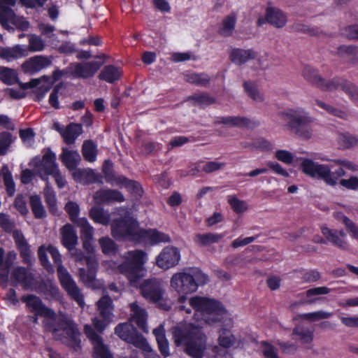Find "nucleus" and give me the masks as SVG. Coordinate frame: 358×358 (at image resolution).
I'll return each instance as SVG.
<instances>
[{"mask_svg": "<svg viewBox=\"0 0 358 358\" xmlns=\"http://www.w3.org/2000/svg\"><path fill=\"white\" fill-rule=\"evenodd\" d=\"M243 87L247 94L256 102L264 101V95L259 92L257 85L250 82H245Z\"/></svg>", "mask_w": 358, "mask_h": 358, "instance_id": "nucleus-43", "label": "nucleus"}, {"mask_svg": "<svg viewBox=\"0 0 358 358\" xmlns=\"http://www.w3.org/2000/svg\"><path fill=\"white\" fill-rule=\"evenodd\" d=\"M345 80L338 78H335L331 80L322 79V82L319 87V89L324 91H334L338 88L342 89V85Z\"/></svg>", "mask_w": 358, "mask_h": 358, "instance_id": "nucleus-48", "label": "nucleus"}, {"mask_svg": "<svg viewBox=\"0 0 358 358\" xmlns=\"http://www.w3.org/2000/svg\"><path fill=\"white\" fill-rule=\"evenodd\" d=\"M222 238L223 235L217 233L197 234L194 238V242L199 245L206 246L218 242Z\"/></svg>", "mask_w": 358, "mask_h": 358, "instance_id": "nucleus-36", "label": "nucleus"}, {"mask_svg": "<svg viewBox=\"0 0 358 358\" xmlns=\"http://www.w3.org/2000/svg\"><path fill=\"white\" fill-rule=\"evenodd\" d=\"M331 313L326 312L324 310H319L316 312L304 313L301 315L302 320H308L311 322L320 321L324 319H328L332 316Z\"/></svg>", "mask_w": 358, "mask_h": 358, "instance_id": "nucleus-49", "label": "nucleus"}, {"mask_svg": "<svg viewBox=\"0 0 358 358\" xmlns=\"http://www.w3.org/2000/svg\"><path fill=\"white\" fill-rule=\"evenodd\" d=\"M236 22V16L234 13L226 16L222 24L219 32L222 36H229L232 34Z\"/></svg>", "mask_w": 358, "mask_h": 358, "instance_id": "nucleus-37", "label": "nucleus"}, {"mask_svg": "<svg viewBox=\"0 0 358 358\" xmlns=\"http://www.w3.org/2000/svg\"><path fill=\"white\" fill-rule=\"evenodd\" d=\"M281 115L296 136L303 140H308L312 137L313 129L310 124L313 122V118L304 108H289L282 112Z\"/></svg>", "mask_w": 358, "mask_h": 358, "instance_id": "nucleus-8", "label": "nucleus"}, {"mask_svg": "<svg viewBox=\"0 0 358 358\" xmlns=\"http://www.w3.org/2000/svg\"><path fill=\"white\" fill-rule=\"evenodd\" d=\"M303 173L311 178L319 177L328 179L330 177L331 169L325 164H320L310 159H303L301 164Z\"/></svg>", "mask_w": 358, "mask_h": 358, "instance_id": "nucleus-19", "label": "nucleus"}, {"mask_svg": "<svg viewBox=\"0 0 358 358\" xmlns=\"http://www.w3.org/2000/svg\"><path fill=\"white\" fill-rule=\"evenodd\" d=\"M16 0H0V23L7 28L8 22H14L15 14L12 6H15Z\"/></svg>", "mask_w": 358, "mask_h": 358, "instance_id": "nucleus-26", "label": "nucleus"}, {"mask_svg": "<svg viewBox=\"0 0 358 358\" xmlns=\"http://www.w3.org/2000/svg\"><path fill=\"white\" fill-rule=\"evenodd\" d=\"M28 46L27 48V52H42L45 48V43L44 40L39 36L36 34H29Z\"/></svg>", "mask_w": 358, "mask_h": 358, "instance_id": "nucleus-38", "label": "nucleus"}, {"mask_svg": "<svg viewBox=\"0 0 358 358\" xmlns=\"http://www.w3.org/2000/svg\"><path fill=\"white\" fill-rule=\"evenodd\" d=\"M16 258V254L9 252L4 260L3 250L0 248V284L4 287L7 286L9 275V268Z\"/></svg>", "mask_w": 358, "mask_h": 358, "instance_id": "nucleus-22", "label": "nucleus"}, {"mask_svg": "<svg viewBox=\"0 0 358 358\" xmlns=\"http://www.w3.org/2000/svg\"><path fill=\"white\" fill-rule=\"evenodd\" d=\"M85 333L93 345V358H113L107 346L103 343L102 338L96 334L91 326L88 324L85 326Z\"/></svg>", "mask_w": 358, "mask_h": 358, "instance_id": "nucleus-18", "label": "nucleus"}, {"mask_svg": "<svg viewBox=\"0 0 358 358\" xmlns=\"http://www.w3.org/2000/svg\"><path fill=\"white\" fill-rule=\"evenodd\" d=\"M194 310L193 319L197 324L190 322L176 327L173 331L174 342L185 348L186 352L194 358H201L206 349V338L201 331L203 324H213L226 321L229 314L223 305L213 299L195 296L188 300Z\"/></svg>", "mask_w": 358, "mask_h": 358, "instance_id": "nucleus-1", "label": "nucleus"}, {"mask_svg": "<svg viewBox=\"0 0 358 358\" xmlns=\"http://www.w3.org/2000/svg\"><path fill=\"white\" fill-rule=\"evenodd\" d=\"M292 29L294 31L303 32L314 36H321L323 33L318 28L316 27H308V26L296 23L292 25Z\"/></svg>", "mask_w": 358, "mask_h": 358, "instance_id": "nucleus-53", "label": "nucleus"}, {"mask_svg": "<svg viewBox=\"0 0 358 358\" xmlns=\"http://www.w3.org/2000/svg\"><path fill=\"white\" fill-rule=\"evenodd\" d=\"M96 304L100 318L94 317L92 323L99 331L102 332L113 320V306L112 301L107 296H103Z\"/></svg>", "mask_w": 358, "mask_h": 358, "instance_id": "nucleus-12", "label": "nucleus"}, {"mask_svg": "<svg viewBox=\"0 0 358 358\" xmlns=\"http://www.w3.org/2000/svg\"><path fill=\"white\" fill-rule=\"evenodd\" d=\"M27 56H28V52L24 45L0 47V58L8 62Z\"/></svg>", "mask_w": 358, "mask_h": 358, "instance_id": "nucleus-24", "label": "nucleus"}, {"mask_svg": "<svg viewBox=\"0 0 358 358\" xmlns=\"http://www.w3.org/2000/svg\"><path fill=\"white\" fill-rule=\"evenodd\" d=\"M274 155L278 161L287 165L292 164L294 162V156L288 150H278Z\"/></svg>", "mask_w": 358, "mask_h": 358, "instance_id": "nucleus-58", "label": "nucleus"}, {"mask_svg": "<svg viewBox=\"0 0 358 358\" xmlns=\"http://www.w3.org/2000/svg\"><path fill=\"white\" fill-rule=\"evenodd\" d=\"M337 141L341 148L348 149L358 145V138L349 134H340Z\"/></svg>", "mask_w": 358, "mask_h": 358, "instance_id": "nucleus-44", "label": "nucleus"}, {"mask_svg": "<svg viewBox=\"0 0 358 358\" xmlns=\"http://www.w3.org/2000/svg\"><path fill=\"white\" fill-rule=\"evenodd\" d=\"M90 218L96 223L107 225L110 220V213L99 207H93L90 211Z\"/></svg>", "mask_w": 358, "mask_h": 358, "instance_id": "nucleus-34", "label": "nucleus"}, {"mask_svg": "<svg viewBox=\"0 0 358 358\" xmlns=\"http://www.w3.org/2000/svg\"><path fill=\"white\" fill-rule=\"evenodd\" d=\"M46 251H48L50 254L55 263L58 264L57 273L62 287L80 307H83L85 304L83 296L69 272L62 265L61 255L56 248L52 245H49L48 248L45 245H41L39 248L38 253L42 264L47 268L51 267L46 255Z\"/></svg>", "mask_w": 358, "mask_h": 358, "instance_id": "nucleus-6", "label": "nucleus"}, {"mask_svg": "<svg viewBox=\"0 0 358 358\" xmlns=\"http://www.w3.org/2000/svg\"><path fill=\"white\" fill-rule=\"evenodd\" d=\"M341 90L348 95L353 102L358 104V87L348 80H345Z\"/></svg>", "mask_w": 358, "mask_h": 358, "instance_id": "nucleus-51", "label": "nucleus"}, {"mask_svg": "<svg viewBox=\"0 0 358 358\" xmlns=\"http://www.w3.org/2000/svg\"><path fill=\"white\" fill-rule=\"evenodd\" d=\"M293 334L303 344H309L313 341V331L306 327H297L294 329Z\"/></svg>", "mask_w": 358, "mask_h": 358, "instance_id": "nucleus-42", "label": "nucleus"}, {"mask_svg": "<svg viewBox=\"0 0 358 358\" xmlns=\"http://www.w3.org/2000/svg\"><path fill=\"white\" fill-rule=\"evenodd\" d=\"M189 273H191V275L194 278V281L196 285V290L199 285H204L208 281V276L200 270L194 269L189 272Z\"/></svg>", "mask_w": 358, "mask_h": 358, "instance_id": "nucleus-61", "label": "nucleus"}, {"mask_svg": "<svg viewBox=\"0 0 358 358\" xmlns=\"http://www.w3.org/2000/svg\"><path fill=\"white\" fill-rule=\"evenodd\" d=\"M228 202L232 209L237 213H242L248 210L246 202L239 200L236 196H229L228 197Z\"/></svg>", "mask_w": 358, "mask_h": 358, "instance_id": "nucleus-56", "label": "nucleus"}, {"mask_svg": "<svg viewBox=\"0 0 358 358\" xmlns=\"http://www.w3.org/2000/svg\"><path fill=\"white\" fill-rule=\"evenodd\" d=\"M343 224L345 225L350 236L358 241V225L348 217H343Z\"/></svg>", "mask_w": 358, "mask_h": 358, "instance_id": "nucleus-63", "label": "nucleus"}, {"mask_svg": "<svg viewBox=\"0 0 358 358\" xmlns=\"http://www.w3.org/2000/svg\"><path fill=\"white\" fill-rule=\"evenodd\" d=\"M65 210L69 215L71 221L78 225V220L80 219L78 217L79 214L78 205L73 201H69L66 204Z\"/></svg>", "mask_w": 358, "mask_h": 358, "instance_id": "nucleus-59", "label": "nucleus"}, {"mask_svg": "<svg viewBox=\"0 0 358 358\" xmlns=\"http://www.w3.org/2000/svg\"><path fill=\"white\" fill-rule=\"evenodd\" d=\"M78 227L80 228L84 248L87 252L92 254L94 251V247L91 243V241L93 238L94 228L85 217H81L78 220Z\"/></svg>", "mask_w": 358, "mask_h": 358, "instance_id": "nucleus-21", "label": "nucleus"}, {"mask_svg": "<svg viewBox=\"0 0 358 358\" xmlns=\"http://www.w3.org/2000/svg\"><path fill=\"white\" fill-rule=\"evenodd\" d=\"M170 286L178 294L181 295L178 300L179 310L184 311L187 315H190L192 313V309L186 306L185 301L187 297L185 295L192 294L196 291V285L191 273L187 272L174 273L171 278Z\"/></svg>", "mask_w": 358, "mask_h": 358, "instance_id": "nucleus-9", "label": "nucleus"}, {"mask_svg": "<svg viewBox=\"0 0 358 358\" xmlns=\"http://www.w3.org/2000/svg\"><path fill=\"white\" fill-rule=\"evenodd\" d=\"M140 287L143 296L148 301L157 303L163 309L169 310L170 306L162 303L165 294L164 287L161 281L153 279L146 280L137 287Z\"/></svg>", "mask_w": 358, "mask_h": 358, "instance_id": "nucleus-11", "label": "nucleus"}, {"mask_svg": "<svg viewBox=\"0 0 358 358\" xmlns=\"http://www.w3.org/2000/svg\"><path fill=\"white\" fill-rule=\"evenodd\" d=\"M30 206L33 213L37 218H43L46 216V211L41 199L38 195H31L29 199Z\"/></svg>", "mask_w": 358, "mask_h": 358, "instance_id": "nucleus-40", "label": "nucleus"}, {"mask_svg": "<svg viewBox=\"0 0 358 358\" xmlns=\"http://www.w3.org/2000/svg\"><path fill=\"white\" fill-rule=\"evenodd\" d=\"M221 124L229 127H236L245 128H255L259 124L257 120L241 116H225L216 117L214 120V124L218 125Z\"/></svg>", "mask_w": 358, "mask_h": 358, "instance_id": "nucleus-20", "label": "nucleus"}, {"mask_svg": "<svg viewBox=\"0 0 358 358\" xmlns=\"http://www.w3.org/2000/svg\"><path fill=\"white\" fill-rule=\"evenodd\" d=\"M98 149L96 145L91 140H86L82 145V154L84 159L89 162L96 160Z\"/></svg>", "mask_w": 358, "mask_h": 358, "instance_id": "nucleus-33", "label": "nucleus"}, {"mask_svg": "<svg viewBox=\"0 0 358 358\" xmlns=\"http://www.w3.org/2000/svg\"><path fill=\"white\" fill-rule=\"evenodd\" d=\"M13 238L17 247L21 250L22 255L26 257L29 256V248L27 244L26 241L22 235V234L20 231H14L13 232Z\"/></svg>", "mask_w": 358, "mask_h": 358, "instance_id": "nucleus-55", "label": "nucleus"}, {"mask_svg": "<svg viewBox=\"0 0 358 358\" xmlns=\"http://www.w3.org/2000/svg\"><path fill=\"white\" fill-rule=\"evenodd\" d=\"M333 162L335 164L340 166V167L338 169L335 170V171L334 172V176L338 178L343 177L345 176V171L344 170V168L348 170L352 171H355L357 169L356 166L353 164L352 162L348 160L334 159Z\"/></svg>", "mask_w": 358, "mask_h": 358, "instance_id": "nucleus-46", "label": "nucleus"}, {"mask_svg": "<svg viewBox=\"0 0 358 358\" xmlns=\"http://www.w3.org/2000/svg\"><path fill=\"white\" fill-rule=\"evenodd\" d=\"M62 163L69 171H73V176L77 179H93L95 173L90 169H77L81 161V157L76 150H70L68 148H62L59 155Z\"/></svg>", "mask_w": 358, "mask_h": 358, "instance_id": "nucleus-10", "label": "nucleus"}, {"mask_svg": "<svg viewBox=\"0 0 358 358\" xmlns=\"http://www.w3.org/2000/svg\"><path fill=\"white\" fill-rule=\"evenodd\" d=\"M302 76L307 82L317 88H319L323 79L315 69L308 66L303 68Z\"/></svg>", "mask_w": 358, "mask_h": 358, "instance_id": "nucleus-35", "label": "nucleus"}, {"mask_svg": "<svg viewBox=\"0 0 358 358\" xmlns=\"http://www.w3.org/2000/svg\"><path fill=\"white\" fill-rule=\"evenodd\" d=\"M21 299L30 311L45 317L44 328L46 331L52 332L55 338L75 348L78 346L80 333L76 325L69 317L63 314L56 317L55 313L45 307L41 300L36 296H24Z\"/></svg>", "mask_w": 358, "mask_h": 358, "instance_id": "nucleus-2", "label": "nucleus"}, {"mask_svg": "<svg viewBox=\"0 0 358 358\" xmlns=\"http://www.w3.org/2000/svg\"><path fill=\"white\" fill-rule=\"evenodd\" d=\"M185 78L187 82L203 87L207 86L210 81V77L204 73H189L187 74Z\"/></svg>", "mask_w": 358, "mask_h": 358, "instance_id": "nucleus-41", "label": "nucleus"}, {"mask_svg": "<svg viewBox=\"0 0 358 358\" xmlns=\"http://www.w3.org/2000/svg\"><path fill=\"white\" fill-rule=\"evenodd\" d=\"M127 189L134 195L141 196L143 194V188L136 180H125Z\"/></svg>", "mask_w": 358, "mask_h": 358, "instance_id": "nucleus-62", "label": "nucleus"}, {"mask_svg": "<svg viewBox=\"0 0 358 358\" xmlns=\"http://www.w3.org/2000/svg\"><path fill=\"white\" fill-rule=\"evenodd\" d=\"M316 104L321 108L326 110L328 113L333 115L336 117H340L343 120H346L348 117L347 112L336 108L325 102L320 100H315Z\"/></svg>", "mask_w": 358, "mask_h": 358, "instance_id": "nucleus-45", "label": "nucleus"}, {"mask_svg": "<svg viewBox=\"0 0 358 358\" xmlns=\"http://www.w3.org/2000/svg\"><path fill=\"white\" fill-rule=\"evenodd\" d=\"M52 60V56L36 55L26 59L20 67L24 73L34 75L51 66Z\"/></svg>", "mask_w": 358, "mask_h": 358, "instance_id": "nucleus-13", "label": "nucleus"}, {"mask_svg": "<svg viewBox=\"0 0 358 358\" xmlns=\"http://www.w3.org/2000/svg\"><path fill=\"white\" fill-rule=\"evenodd\" d=\"M62 241L64 247L69 250L76 260L82 261L83 259V253L75 249L78 243V236L71 225L66 224L62 229Z\"/></svg>", "mask_w": 358, "mask_h": 358, "instance_id": "nucleus-17", "label": "nucleus"}, {"mask_svg": "<svg viewBox=\"0 0 358 358\" xmlns=\"http://www.w3.org/2000/svg\"><path fill=\"white\" fill-rule=\"evenodd\" d=\"M94 199L96 203L100 204L113 201L122 202L124 197L120 192L115 190H101L95 194Z\"/></svg>", "mask_w": 358, "mask_h": 358, "instance_id": "nucleus-28", "label": "nucleus"}, {"mask_svg": "<svg viewBox=\"0 0 358 358\" xmlns=\"http://www.w3.org/2000/svg\"><path fill=\"white\" fill-rule=\"evenodd\" d=\"M44 194L45 197V201L48 206L49 210L52 214H57L58 209L57 206L55 194L48 185H47L44 190Z\"/></svg>", "mask_w": 358, "mask_h": 358, "instance_id": "nucleus-50", "label": "nucleus"}, {"mask_svg": "<svg viewBox=\"0 0 358 358\" xmlns=\"http://www.w3.org/2000/svg\"><path fill=\"white\" fill-rule=\"evenodd\" d=\"M256 57L257 52L251 49L234 48L229 54L231 62L237 65H242L250 59H255Z\"/></svg>", "mask_w": 358, "mask_h": 358, "instance_id": "nucleus-27", "label": "nucleus"}, {"mask_svg": "<svg viewBox=\"0 0 358 358\" xmlns=\"http://www.w3.org/2000/svg\"><path fill=\"white\" fill-rule=\"evenodd\" d=\"M83 133V127L80 124L70 123L65 128L62 134L64 141L69 145L75 143L76 138Z\"/></svg>", "mask_w": 358, "mask_h": 358, "instance_id": "nucleus-29", "label": "nucleus"}, {"mask_svg": "<svg viewBox=\"0 0 358 358\" xmlns=\"http://www.w3.org/2000/svg\"><path fill=\"white\" fill-rule=\"evenodd\" d=\"M265 20L276 28H282L287 24V17L281 10L274 7H268L266 10Z\"/></svg>", "mask_w": 358, "mask_h": 358, "instance_id": "nucleus-25", "label": "nucleus"}, {"mask_svg": "<svg viewBox=\"0 0 358 358\" xmlns=\"http://www.w3.org/2000/svg\"><path fill=\"white\" fill-rule=\"evenodd\" d=\"M157 342L158 343L159 350L164 357L169 355V347L167 339L165 336V330L162 325L159 326L153 330Z\"/></svg>", "mask_w": 358, "mask_h": 358, "instance_id": "nucleus-31", "label": "nucleus"}, {"mask_svg": "<svg viewBox=\"0 0 358 358\" xmlns=\"http://www.w3.org/2000/svg\"><path fill=\"white\" fill-rule=\"evenodd\" d=\"M88 270L84 268L80 270V277L82 282L87 287L93 289H100L103 287V284L95 278L96 269L98 263L94 257L90 256L85 258Z\"/></svg>", "mask_w": 358, "mask_h": 358, "instance_id": "nucleus-15", "label": "nucleus"}, {"mask_svg": "<svg viewBox=\"0 0 358 358\" xmlns=\"http://www.w3.org/2000/svg\"><path fill=\"white\" fill-rule=\"evenodd\" d=\"M321 231L327 241L343 249L348 247V241L345 240L346 234L343 231L334 230L322 226Z\"/></svg>", "mask_w": 358, "mask_h": 358, "instance_id": "nucleus-23", "label": "nucleus"}, {"mask_svg": "<svg viewBox=\"0 0 358 358\" xmlns=\"http://www.w3.org/2000/svg\"><path fill=\"white\" fill-rule=\"evenodd\" d=\"M12 278L27 289L31 286L33 280L32 275L22 267H17L13 270Z\"/></svg>", "mask_w": 358, "mask_h": 358, "instance_id": "nucleus-32", "label": "nucleus"}, {"mask_svg": "<svg viewBox=\"0 0 358 358\" xmlns=\"http://www.w3.org/2000/svg\"><path fill=\"white\" fill-rule=\"evenodd\" d=\"M130 308L131 313L129 322L118 324L115 329V334L122 340L141 349L146 358H159L147 341L138 334L136 328L131 324V322H135L143 331H148L146 325L147 314L145 309L136 303H131Z\"/></svg>", "mask_w": 358, "mask_h": 358, "instance_id": "nucleus-3", "label": "nucleus"}, {"mask_svg": "<svg viewBox=\"0 0 358 358\" xmlns=\"http://www.w3.org/2000/svg\"><path fill=\"white\" fill-rule=\"evenodd\" d=\"M102 252L106 255H110L116 251L115 243L108 237H103L99 241Z\"/></svg>", "mask_w": 358, "mask_h": 358, "instance_id": "nucleus-57", "label": "nucleus"}, {"mask_svg": "<svg viewBox=\"0 0 358 358\" xmlns=\"http://www.w3.org/2000/svg\"><path fill=\"white\" fill-rule=\"evenodd\" d=\"M122 73L120 68L114 65H108L103 67L98 77L101 80L113 83L121 78Z\"/></svg>", "mask_w": 358, "mask_h": 358, "instance_id": "nucleus-30", "label": "nucleus"}, {"mask_svg": "<svg viewBox=\"0 0 358 358\" xmlns=\"http://www.w3.org/2000/svg\"><path fill=\"white\" fill-rule=\"evenodd\" d=\"M220 345L225 348L234 346L235 344V338L230 331L227 330H222L220 333L218 338Z\"/></svg>", "mask_w": 358, "mask_h": 358, "instance_id": "nucleus-52", "label": "nucleus"}, {"mask_svg": "<svg viewBox=\"0 0 358 358\" xmlns=\"http://www.w3.org/2000/svg\"><path fill=\"white\" fill-rule=\"evenodd\" d=\"M43 157H35L29 163L31 169H25L22 173V179L43 178L50 176L55 179H61L62 173L57 163V157L50 148L43 150Z\"/></svg>", "mask_w": 358, "mask_h": 358, "instance_id": "nucleus-7", "label": "nucleus"}, {"mask_svg": "<svg viewBox=\"0 0 358 358\" xmlns=\"http://www.w3.org/2000/svg\"><path fill=\"white\" fill-rule=\"evenodd\" d=\"M11 143L12 136L10 133L3 132L0 134V155L6 153Z\"/></svg>", "mask_w": 358, "mask_h": 358, "instance_id": "nucleus-60", "label": "nucleus"}, {"mask_svg": "<svg viewBox=\"0 0 358 358\" xmlns=\"http://www.w3.org/2000/svg\"><path fill=\"white\" fill-rule=\"evenodd\" d=\"M122 259L121 264L108 261L103 264L110 272L124 275L132 286L137 287L146 274L145 264L148 260V254L141 250H129L124 253Z\"/></svg>", "mask_w": 358, "mask_h": 358, "instance_id": "nucleus-4", "label": "nucleus"}, {"mask_svg": "<svg viewBox=\"0 0 358 358\" xmlns=\"http://www.w3.org/2000/svg\"><path fill=\"white\" fill-rule=\"evenodd\" d=\"M263 355L266 358H279L274 347L267 342L262 343Z\"/></svg>", "mask_w": 358, "mask_h": 358, "instance_id": "nucleus-64", "label": "nucleus"}, {"mask_svg": "<svg viewBox=\"0 0 358 358\" xmlns=\"http://www.w3.org/2000/svg\"><path fill=\"white\" fill-rule=\"evenodd\" d=\"M112 234L116 238H125L136 242L156 244L169 242V237L155 229L142 230L136 220L127 217L121 220H114L111 224Z\"/></svg>", "mask_w": 358, "mask_h": 358, "instance_id": "nucleus-5", "label": "nucleus"}, {"mask_svg": "<svg viewBox=\"0 0 358 358\" xmlns=\"http://www.w3.org/2000/svg\"><path fill=\"white\" fill-rule=\"evenodd\" d=\"M101 66L98 62L71 63L67 69L73 77L87 79L94 76Z\"/></svg>", "mask_w": 358, "mask_h": 358, "instance_id": "nucleus-16", "label": "nucleus"}, {"mask_svg": "<svg viewBox=\"0 0 358 358\" xmlns=\"http://www.w3.org/2000/svg\"><path fill=\"white\" fill-rule=\"evenodd\" d=\"M193 100L195 104L199 106H208L215 103V99L208 94H194L189 98Z\"/></svg>", "mask_w": 358, "mask_h": 358, "instance_id": "nucleus-54", "label": "nucleus"}, {"mask_svg": "<svg viewBox=\"0 0 358 358\" xmlns=\"http://www.w3.org/2000/svg\"><path fill=\"white\" fill-rule=\"evenodd\" d=\"M66 73V72L63 70H55L52 73V78L50 77L47 76H42V82L43 83V85H41V87L43 88L44 92L48 91L53 83L57 80H59L63 76H64Z\"/></svg>", "mask_w": 358, "mask_h": 358, "instance_id": "nucleus-47", "label": "nucleus"}, {"mask_svg": "<svg viewBox=\"0 0 358 358\" xmlns=\"http://www.w3.org/2000/svg\"><path fill=\"white\" fill-rule=\"evenodd\" d=\"M180 260L179 250L173 246H167L157 256L156 265L163 270H168L176 266Z\"/></svg>", "mask_w": 358, "mask_h": 358, "instance_id": "nucleus-14", "label": "nucleus"}, {"mask_svg": "<svg viewBox=\"0 0 358 358\" xmlns=\"http://www.w3.org/2000/svg\"><path fill=\"white\" fill-rule=\"evenodd\" d=\"M0 80L6 85H13L18 82V75L15 69L0 66Z\"/></svg>", "mask_w": 358, "mask_h": 358, "instance_id": "nucleus-39", "label": "nucleus"}]
</instances>
